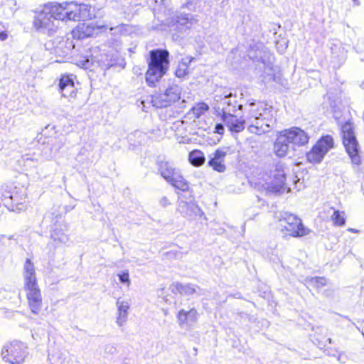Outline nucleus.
Here are the masks:
<instances>
[{
	"label": "nucleus",
	"instance_id": "3",
	"mask_svg": "<svg viewBox=\"0 0 364 364\" xmlns=\"http://www.w3.org/2000/svg\"><path fill=\"white\" fill-rule=\"evenodd\" d=\"M169 53L166 50H153L150 52L149 68L146 73V81L151 86H155L166 74L169 66Z\"/></svg>",
	"mask_w": 364,
	"mask_h": 364
},
{
	"label": "nucleus",
	"instance_id": "39",
	"mask_svg": "<svg viewBox=\"0 0 364 364\" xmlns=\"http://www.w3.org/2000/svg\"><path fill=\"white\" fill-rule=\"evenodd\" d=\"M8 37V35L6 32L2 31L0 33V40L4 41H5Z\"/></svg>",
	"mask_w": 364,
	"mask_h": 364
},
{
	"label": "nucleus",
	"instance_id": "22",
	"mask_svg": "<svg viewBox=\"0 0 364 364\" xmlns=\"http://www.w3.org/2000/svg\"><path fill=\"white\" fill-rule=\"evenodd\" d=\"M50 237L53 242H56L57 245L65 244L69 240L68 236L64 232L62 227L55 228L52 231Z\"/></svg>",
	"mask_w": 364,
	"mask_h": 364
},
{
	"label": "nucleus",
	"instance_id": "29",
	"mask_svg": "<svg viewBox=\"0 0 364 364\" xmlns=\"http://www.w3.org/2000/svg\"><path fill=\"white\" fill-rule=\"evenodd\" d=\"M208 165L211 166L215 171L223 173L225 171L226 167L223 161L215 160V158H211L208 161Z\"/></svg>",
	"mask_w": 364,
	"mask_h": 364
},
{
	"label": "nucleus",
	"instance_id": "19",
	"mask_svg": "<svg viewBox=\"0 0 364 364\" xmlns=\"http://www.w3.org/2000/svg\"><path fill=\"white\" fill-rule=\"evenodd\" d=\"M223 121L232 132L238 133L242 131L245 128L244 124L245 123V120L238 119L235 114L233 116H227L226 117H223Z\"/></svg>",
	"mask_w": 364,
	"mask_h": 364
},
{
	"label": "nucleus",
	"instance_id": "26",
	"mask_svg": "<svg viewBox=\"0 0 364 364\" xmlns=\"http://www.w3.org/2000/svg\"><path fill=\"white\" fill-rule=\"evenodd\" d=\"M2 188L4 191L2 193L3 200H6L9 199L16 203H21V200L18 199V195L16 193H14V191H11V187L5 186H2Z\"/></svg>",
	"mask_w": 364,
	"mask_h": 364
},
{
	"label": "nucleus",
	"instance_id": "34",
	"mask_svg": "<svg viewBox=\"0 0 364 364\" xmlns=\"http://www.w3.org/2000/svg\"><path fill=\"white\" fill-rule=\"evenodd\" d=\"M311 283L316 287H320L326 284V279L324 277H314L312 278Z\"/></svg>",
	"mask_w": 364,
	"mask_h": 364
},
{
	"label": "nucleus",
	"instance_id": "10",
	"mask_svg": "<svg viewBox=\"0 0 364 364\" xmlns=\"http://www.w3.org/2000/svg\"><path fill=\"white\" fill-rule=\"evenodd\" d=\"M289 142L294 146H301L306 145L309 140L307 133L299 127H292L289 129L283 130Z\"/></svg>",
	"mask_w": 364,
	"mask_h": 364
},
{
	"label": "nucleus",
	"instance_id": "1",
	"mask_svg": "<svg viewBox=\"0 0 364 364\" xmlns=\"http://www.w3.org/2000/svg\"><path fill=\"white\" fill-rule=\"evenodd\" d=\"M93 15L92 7L85 4H77L74 1L61 4L49 3L38 14L33 25L38 31L44 29L53 31L56 20L63 21H85L90 19Z\"/></svg>",
	"mask_w": 364,
	"mask_h": 364
},
{
	"label": "nucleus",
	"instance_id": "33",
	"mask_svg": "<svg viewBox=\"0 0 364 364\" xmlns=\"http://www.w3.org/2000/svg\"><path fill=\"white\" fill-rule=\"evenodd\" d=\"M117 276L119 279V281L122 283L127 284V286H129L131 282L129 279V275L128 272H124L122 273H119L117 274Z\"/></svg>",
	"mask_w": 364,
	"mask_h": 364
},
{
	"label": "nucleus",
	"instance_id": "40",
	"mask_svg": "<svg viewBox=\"0 0 364 364\" xmlns=\"http://www.w3.org/2000/svg\"><path fill=\"white\" fill-rule=\"evenodd\" d=\"M193 59V58L186 57L185 58H183L182 62L187 63V65L188 66V64L191 63Z\"/></svg>",
	"mask_w": 364,
	"mask_h": 364
},
{
	"label": "nucleus",
	"instance_id": "36",
	"mask_svg": "<svg viewBox=\"0 0 364 364\" xmlns=\"http://www.w3.org/2000/svg\"><path fill=\"white\" fill-rule=\"evenodd\" d=\"M159 203L163 207H166L171 204L169 200L166 196H164L160 199Z\"/></svg>",
	"mask_w": 364,
	"mask_h": 364
},
{
	"label": "nucleus",
	"instance_id": "16",
	"mask_svg": "<svg viewBox=\"0 0 364 364\" xmlns=\"http://www.w3.org/2000/svg\"><path fill=\"white\" fill-rule=\"evenodd\" d=\"M177 318L181 328H190L197 321L198 312L195 309L188 311L181 309L178 311Z\"/></svg>",
	"mask_w": 364,
	"mask_h": 364
},
{
	"label": "nucleus",
	"instance_id": "5",
	"mask_svg": "<svg viewBox=\"0 0 364 364\" xmlns=\"http://www.w3.org/2000/svg\"><path fill=\"white\" fill-rule=\"evenodd\" d=\"M1 355L9 364H23L28 355V347L23 342L13 341L3 346Z\"/></svg>",
	"mask_w": 364,
	"mask_h": 364
},
{
	"label": "nucleus",
	"instance_id": "27",
	"mask_svg": "<svg viewBox=\"0 0 364 364\" xmlns=\"http://www.w3.org/2000/svg\"><path fill=\"white\" fill-rule=\"evenodd\" d=\"M331 209L333 210V213L331 215V220L333 224L336 226H343L346 223L345 213L344 212H340L339 210H336L333 208Z\"/></svg>",
	"mask_w": 364,
	"mask_h": 364
},
{
	"label": "nucleus",
	"instance_id": "32",
	"mask_svg": "<svg viewBox=\"0 0 364 364\" xmlns=\"http://www.w3.org/2000/svg\"><path fill=\"white\" fill-rule=\"evenodd\" d=\"M227 155V151L223 149H217L213 153V157L215 160H221L224 161V158Z\"/></svg>",
	"mask_w": 364,
	"mask_h": 364
},
{
	"label": "nucleus",
	"instance_id": "20",
	"mask_svg": "<svg viewBox=\"0 0 364 364\" xmlns=\"http://www.w3.org/2000/svg\"><path fill=\"white\" fill-rule=\"evenodd\" d=\"M197 19H196L193 15L181 14L177 16L176 23L177 28L180 31H183L190 29L193 24L197 23Z\"/></svg>",
	"mask_w": 364,
	"mask_h": 364
},
{
	"label": "nucleus",
	"instance_id": "15",
	"mask_svg": "<svg viewBox=\"0 0 364 364\" xmlns=\"http://www.w3.org/2000/svg\"><path fill=\"white\" fill-rule=\"evenodd\" d=\"M130 305V301L129 300L122 299L121 298H119L117 300L116 323L118 326H123L127 321Z\"/></svg>",
	"mask_w": 364,
	"mask_h": 364
},
{
	"label": "nucleus",
	"instance_id": "37",
	"mask_svg": "<svg viewBox=\"0 0 364 364\" xmlns=\"http://www.w3.org/2000/svg\"><path fill=\"white\" fill-rule=\"evenodd\" d=\"M224 132V126L222 124H217L215 127V132L223 134Z\"/></svg>",
	"mask_w": 364,
	"mask_h": 364
},
{
	"label": "nucleus",
	"instance_id": "9",
	"mask_svg": "<svg viewBox=\"0 0 364 364\" xmlns=\"http://www.w3.org/2000/svg\"><path fill=\"white\" fill-rule=\"evenodd\" d=\"M218 102L215 106V109L218 114L222 115V118L227 116H233L238 109H242L241 105H237L236 96H233L231 93L220 97V100H217Z\"/></svg>",
	"mask_w": 364,
	"mask_h": 364
},
{
	"label": "nucleus",
	"instance_id": "28",
	"mask_svg": "<svg viewBox=\"0 0 364 364\" xmlns=\"http://www.w3.org/2000/svg\"><path fill=\"white\" fill-rule=\"evenodd\" d=\"M209 109L208 105L205 102H200L196 105L191 109V112L195 118H199Z\"/></svg>",
	"mask_w": 364,
	"mask_h": 364
},
{
	"label": "nucleus",
	"instance_id": "17",
	"mask_svg": "<svg viewBox=\"0 0 364 364\" xmlns=\"http://www.w3.org/2000/svg\"><path fill=\"white\" fill-rule=\"evenodd\" d=\"M284 132L282 131L277 136L274 144L275 154L279 157L286 156L292 148Z\"/></svg>",
	"mask_w": 364,
	"mask_h": 364
},
{
	"label": "nucleus",
	"instance_id": "24",
	"mask_svg": "<svg viewBox=\"0 0 364 364\" xmlns=\"http://www.w3.org/2000/svg\"><path fill=\"white\" fill-rule=\"evenodd\" d=\"M151 103L156 108H163L171 105L168 97L164 92L153 95Z\"/></svg>",
	"mask_w": 364,
	"mask_h": 364
},
{
	"label": "nucleus",
	"instance_id": "41",
	"mask_svg": "<svg viewBox=\"0 0 364 364\" xmlns=\"http://www.w3.org/2000/svg\"><path fill=\"white\" fill-rule=\"evenodd\" d=\"M82 66L85 68H88V66H89V60L88 59H86V60H85V62L82 63Z\"/></svg>",
	"mask_w": 364,
	"mask_h": 364
},
{
	"label": "nucleus",
	"instance_id": "30",
	"mask_svg": "<svg viewBox=\"0 0 364 364\" xmlns=\"http://www.w3.org/2000/svg\"><path fill=\"white\" fill-rule=\"evenodd\" d=\"M188 74V68L187 63L181 62L178 65V66L176 70V77H183L186 75H187Z\"/></svg>",
	"mask_w": 364,
	"mask_h": 364
},
{
	"label": "nucleus",
	"instance_id": "31",
	"mask_svg": "<svg viewBox=\"0 0 364 364\" xmlns=\"http://www.w3.org/2000/svg\"><path fill=\"white\" fill-rule=\"evenodd\" d=\"M331 50L334 57L338 58L339 60H343L345 59L346 54L341 46L334 45L333 47H331Z\"/></svg>",
	"mask_w": 364,
	"mask_h": 364
},
{
	"label": "nucleus",
	"instance_id": "13",
	"mask_svg": "<svg viewBox=\"0 0 364 364\" xmlns=\"http://www.w3.org/2000/svg\"><path fill=\"white\" fill-rule=\"evenodd\" d=\"M178 210L183 217L191 220L195 219L198 216H201L203 214L201 209L194 202L179 201Z\"/></svg>",
	"mask_w": 364,
	"mask_h": 364
},
{
	"label": "nucleus",
	"instance_id": "25",
	"mask_svg": "<svg viewBox=\"0 0 364 364\" xmlns=\"http://www.w3.org/2000/svg\"><path fill=\"white\" fill-rule=\"evenodd\" d=\"M188 159L190 163L194 166H200L205 161L204 154L201 151L197 149L190 152Z\"/></svg>",
	"mask_w": 364,
	"mask_h": 364
},
{
	"label": "nucleus",
	"instance_id": "18",
	"mask_svg": "<svg viewBox=\"0 0 364 364\" xmlns=\"http://www.w3.org/2000/svg\"><path fill=\"white\" fill-rule=\"evenodd\" d=\"M59 89L63 97H75L74 81L72 77L63 75L59 82Z\"/></svg>",
	"mask_w": 364,
	"mask_h": 364
},
{
	"label": "nucleus",
	"instance_id": "42",
	"mask_svg": "<svg viewBox=\"0 0 364 364\" xmlns=\"http://www.w3.org/2000/svg\"><path fill=\"white\" fill-rule=\"evenodd\" d=\"M348 230L352 232H358L357 230H355V229H353V228H349Z\"/></svg>",
	"mask_w": 364,
	"mask_h": 364
},
{
	"label": "nucleus",
	"instance_id": "6",
	"mask_svg": "<svg viewBox=\"0 0 364 364\" xmlns=\"http://www.w3.org/2000/svg\"><path fill=\"white\" fill-rule=\"evenodd\" d=\"M279 228L284 235L294 237H303L309 233V230L304 226L300 218L288 213H284L279 219Z\"/></svg>",
	"mask_w": 364,
	"mask_h": 364
},
{
	"label": "nucleus",
	"instance_id": "7",
	"mask_svg": "<svg viewBox=\"0 0 364 364\" xmlns=\"http://www.w3.org/2000/svg\"><path fill=\"white\" fill-rule=\"evenodd\" d=\"M341 131L343 143L352 163L355 165H360L361 158L359 155L358 144L353 132L352 124L346 122L342 126Z\"/></svg>",
	"mask_w": 364,
	"mask_h": 364
},
{
	"label": "nucleus",
	"instance_id": "11",
	"mask_svg": "<svg viewBox=\"0 0 364 364\" xmlns=\"http://www.w3.org/2000/svg\"><path fill=\"white\" fill-rule=\"evenodd\" d=\"M286 173L283 169L277 168L273 173V179L269 182L262 183V187L275 192L284 191L286 189Z\"/></svg>",
	"mask_w": 364,
	"mask_h": 364
},
{
	"label": "nucleus",
	"instance_id": "2",
	"mask_svg": "<svg viewBox=\"0 0 364 364\" xmlns=\"http://www.w3.org/2000/svg\"><path fill=\"white\" fill-rule=\"evenodd\" d=\"M246 122L252 134H263L270 131L275 122L274 110L263 102H250Z\"/></svg>",
	"mask_w": 364,
	"mask_h": 364
},
{
	"label": "nucleus",
	"instance_id": "23",
	"mask_svg": "<svg viewBox=\"0 0 364 364\" xmlns=\"http://www.w3.org/2000/svg\"><path fill=\"white\" fill-rule=\"evenodd\" d=\"M164 93L168 97L169 102L171 105L181 98V89L179 86L173 85L169 86Z\"/></svg>",
	"mask_w": 364,
	"mask_h": 364
},
{
	"label": "nucleus",
	"instance_id": "21",
	"mask_svg": "<svg viewBox=\"0 0 364 364\" xmlns=\"http://www.w3.org/2000/svg\"><path fill=\"white\" fill-rule=\"evenodd\" d=\"M171 290L173 293H179L184 295H192L197 292L198 287L196 285L187 284H183L179 282L173 283L171 285Z\"/></svg>",
	"mask_w": 364,
	"mask_h": 364
},
{
	"label": "nucleus",
	"instance_id": "8",
	"mask_svg": "<svg viewBox=\"0 0 364 364\" xmlns=\"http://www.w3.org/2000/svg\"><path fill=\"white\" fill-rule=\"evenodd\" d=\"M333 146V139L332 136L329 135L323 136L312 147L311 150L307 153L306 159L308 161L313 164L320 163Z\"/></svg>",
	"mask_w": 364,
	"mask_h": 364
},
{
	"label": "nucleus",
	"instance_id": "14",
	"mask_svg": "<svg viewBox=\"0 0 364 364\" xmlns=\"http://www.w3.org/2000/svg\"><path fill=\"white\" fill-rule=\"evenodd\" d=\"M23 277L24 288L37 287L36 268L30 259H26L23 264Z\"/></svg>",
	"mask_w": 364,
	"mask_h": 364
},
{
	"label": "nucleus",
	"instance_id": "35",
	"mask_svg": "<svg viewBox=\"0 0 364 364\" xmlns=\"http://www.w3.org/2000/svg\"><path fill=\"white\" fill-rule=\"evenodd\" d=\"M64 141L62 139H60L59 140H57L54 144H53L51 146V150L58 151L64 146Z\"/></svg>",
	"mask_w": 364,
	"mask_h": 364
},
{
	"label": "nucleus",
	"instance_id": "12",
	"mask_svg": "<svg viewBox=\"0 0 364 364\" xmlns=\"http://www.w3.org/2000/svg\"><path fill=\"white\" fill-rule=\"evenodd\" d=\"M25 289L27 292L26 297L31 311L33 314H38L42 306V296L38 286L27 287Z\"/></svg>",
	"mask_w": 364,
	"mask_h": 364
},
{
	"label": "nucleus",
	"instance_id": "4",
	"mask_svg": "<svg viewBox=\"0 0 364 364\" xmlns=\"http://www.w3.org/2000/svg\"><path fill=\"white\" fill-rule=\"evenodd\" d=\"M158 171L161 176L173 187L182 191L188 190V182L181 175L180 170L173 163L166 161H159Z\"/></svg>",
	"mask_w": 364,
	"mask_h": 364
},
{
	"label": "nucleus",
	"instance_id": "38",
	"mask_svg": "<svg viewBox=\"0 0 364 364\" xmlns=\"http://www.w3.org/2000/svg\"><path fill=\"white\" fill-rule=\"evenodd\" d=\"M277 48H278V49H279V52H280L281 53H282L283 52H284V50H285L287 49V42L284 41V47H283V48H282L281 49H279V43H277Z\"/></svg>",
	"mask_w": 364,
	"mask_h": 364
}]
</instances>
